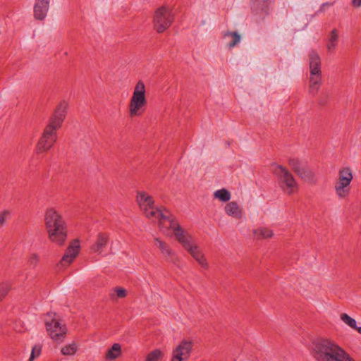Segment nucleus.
Wrapping results in <instances>:
<instances>
[{
    "instance_id": "obj_22",
    "label": "nucleus",
    "mask_w": 361,
    "mask_h": 361,
    "mask_svg": "<svg viewBox=\"0 0 361 361\" xmlns=\"http://www.w3.org/2000/svg\"><path fill=\"white\" fill-rule=\"evenodd\" d=\"M338 39V32L336 29H333L330 33L326 48L329 51H331L335 49L337 46V42Z\"/></svg>"
},
{
    "instance_id": "obj_33",
    "label": "nucleus",
    "mask_w": 361,
    "mask_h": 361,
    "mask_svg": "<svg viewBox=\"0 0 361 361\" xmlns=\"http://www.w3.org/2000/svg\"><path fill=\"white\" fill-rule=\"evenodd\" d=\"M114 291L116 293L117 297L119 298H123L127 295L126 290L123 288L116 287L114 288Z\"/></svg>"
},
{
    "instance_id": "obj_21",
    "label": "nucleus",
    "mask_w": 361,
    "mask_h": 361,
    "mask_svg": "<svg viewBox=\"0 0 361 361\" xmlns=\"http://www.w3.org/2000/svg\"><path fill=\"white\" fill-rule=\"evenodd\" d=\"M121 353V346L119 343H114L107 350L106 353V359L107 360H115L119 357Z\"/></svg>"
},
{
    "instance_id": "obj_13",
    "label": "nucleus",
    "mask_w": 361,
    "mask_h": 361,
    "mask_svg": "<svg viewBox=\"0 0 361 361\" xmlns=\"http://www.w3.org/2000/svg\"><path fill=\"white\" fill-rule=\"evenodd\" d=\"M288 164L292 170L304 180L310 181L313 180L314 173L308 167L306 162L293 158L289 159Z\"/></svg>"
},
{
    "instance_id": "obj_10",
    "label": "nucleus",
    "mask_w": 361,
    "mask_h": 361,
    "mask_svg": "<svg viewBox=\"0 0 361 361\" xmlns=\"http://www.w3.org/2000/svg\"><path fill=\"white\" fill-rule=\"evenodd\" d=\"M353 179V174L349 167L343 168L339 171L338 181L335 185L337 195L343 198L349 194L348 185Z\"/></svg>"
},
{
    "instance_id": "obj_29",
    "label": "nucleus",
    "mask_w": 361,
    "mask_h": 361,
    "mask_svg": "<svg viewBox=\"0 0 361 361\" xmlns=\"http://www.w3.org/2000/svg\"><path fill=\"white\" fill-rule=\"evenodd\" d=\"M42 352V345L36 344L32 347L30 357L28 361H34V360L39 357Z\"/></svg>"
},
{
    "instance_id": "obj_30",
    "label": "nucleus",
    "mask_w": 361,
    "mask_h": 361,
    "mask_svg": "<svg viewBox=\"0 0 361 361\" xmlns=\"http://www.w3.org/2000/svg\"><path fill=\"white\" fill-rule=\"evenodd\" d=\"M10 288V285L7 283L0 284V302L7 295Z\"/></svg>"
},
{
    "instance_id": "obj_3",
    "label": "nucleus",
    "mask_w": 361,
    "mask_h": 361,
    "mask_svg": "<svg viewBox=\"0 0 361 361\" xmlns=\"http://www.w3.org/2000/svg\"><path fill=\"white\" fill-rule=\"evenodd\" d=\"M45 226L51 242L63 245L67 238V230L64 220L54 209L47 210L44 217Z\"/></svg>"
},
{
    "instance_id": "obj_24",
    "label": "nucleus",
    "mask_w": 361,
    "mask_h": 361,
    "mask_svg": "<svg viewBox=\"0 0 361 361\" xmlns=\"http://www.w3.org/2000/svg\"><path fill=\"white\" fill-rule=\"evenodd\" d=\"M214 196L215 198L219 199V200L224 202H228L231 199L230 192L225 188H222L215 191L214 193Z\"/></svg>"
},
{
    "instance_id": "obj_6",
    "label": "nucleus",
    "mask_w": 361,
    "mask_h": 361,
    "mask_svg": "<svg viewBox=\"0 0 361 361\" xmlns=\"http://www.w3.org/2000/svg\"><path fill=\"white\" fill-rule=\"evenodd\" d=\"M152 217L159 219V227L163 232H165V229L166 231L172 229L176 238V233H178L177 229L178 228L183 229L176 220V218L165 208L164 209H152L150 214H147V218Z\"/></svg>"
},
{
    "instance_id": "obj_1",
    "label": "nucleus",
    "mask_w": 361,
    "mask_h": 361,
    "mask_svg": "<svg viewBox=\"0 0 361 361\" xmlns=\"http://www.w3.org/2000/svg\"><path fill=\"white\" fill-rule=\"evenodd\" d=\"M312 355L316 361H355L338 344L325 338L312 341Z\"/></svg>"
},
{
    "instance_id": "obj_19",
    "label": "nucleus",
    "mask_w": 361,
    "mask_h": 361,
    "mask_svg": "<svg viewBox=\"0 0 361 361\" xmlns=\"http://www.w3.org/2000/svg\"><path fill=\"white\" fill-rule=\"evenodd\" d=\"M108 243L109 235L104 233H99L95 243L91 247V250L93 252L101 253L107 246Z\"/></svg>"
},
{
    "instance_id": "obj_28",
    "label": "nucleus",
    "mask_w": 361,
    "mask_h": 361,
    "mask_svg": "<svg viewBox=\"0 0 361 361\" xmlns=\"http://www.w3.org/2000/svg\"><path fill=\"white\" fill-rule=\"evenodd\" d=\"M77 347L75 343L69 344L62 348L61 353L64 355H71L75 353Z\"/></svg>"
},
{
    "instance_id": "obj_11",
    "label": "nucleus",
    "mask_w": 361,
    "mask_h": 361,
    "mask_svg": "<svg viewBox=\"0 0 361 361\" xmlns=\"http://www.w3.org/2000/svg\"><path fill=\"white\" fill-rule=\"evenodd\" d=\"M274 172L281 183V187L286 186L288 193H292L293 189L297 187V183L290 172L281 165H276Z\"/></svg>"
},
{
    "instance_id": "obj_31",
    "label": "nucleus",
    "mask_w": 361,
    "mask_h": 361,
    "mask_svg": "<svg viewBox=\"0 0 361 361\" xmlns=\"http://www.w3.org/2000/svg\"><path fill=\"white\" fill-rule=\"evenodd\" d=\"M10 216V212L8 210H5L3 212L0 213V227H2L6 219Z\"/></svg>"
},
{
    "instance_id": "obj_26",
    "label": "nucleus",
    "mask_w": 361,
    "mask_h": 361,
    "mask_svg": "<svg viewBox=\"0 0 361 361\" xmlns=\"http://www.w3.org/2000/svg\"><path fill=\"white\" fill-rule=\"evenodd\" d=\"M164 354L159 349H155L147 354L145 361H158L161 359Z\"/></svg>"
},
{
    "instance_id": "obj_34",
    "label": "nucleus",
    "mask_w": 361,
    "mask_h": 361,
    "mask_svg": "<svg viewBox=\"0 0 361 361\" xmlns=\"http://www.w3.org/2000/svg\"><path fill=\"white\" fill-rule=\"evenodd\" d=\"M329 96L326 94H322L319 99V104L324 106L328 102Z\"/></svg>"
},
{
    "instance_id": "obj_17",
    "label": "nucleus",
    "mask_w": 361,
    "mask_h": 361,
    "mask_svg": "<svg viewBox=\"0 0 361 361\" xmlns=\"http://www.w3.org/2000/svg\"><path fill=\"white\" fill-rule=\"evenodd\" d=\"M50 0H35L34 5V17L37 20H44L49 8Z\"/></svg>"
},
{
    "instance_id": "obj_4",
    "label": "nucleus",
    "mask_w": 361,
    "mask_h": 361,
    "mask_svg": "<svg viewBox=\"0 0 361 361\" xmlns=\"http://www.w3.org/2000/svg\"><path fill=\"white\" fill-rule=\"evenodd\" d=\"M176 240L182 245V246L192 256V257L202 266L207 269L208 264L200 250V247L195 245L192 241V237L186 234L183 229L178 228L177 229Z\"/></svg>"
},
{
    "instance_id": "obj_20",
    "label": "nucleus",
    "mask_w": 361,
    "mask_h": 361,
    "mask_svg": "<svg viewBox=\"0 0 361 361\" xmlns=\"http://www.w3.org/2000/svg\"><path fill=\"white\" fill-rule=\"evenodd\" d=\"M224 209L228 216L235 219L242 217V210L235 202H230L226 204Z\"/></svg>"
},
{
    "instance_id": "obj_7",
    "label": "nucleus",
    "mask_w": 361,
    "mask_h": 361,
    "mask_svg": "<svg viewBox=\"0 0 361 361\" xmlns=\"http://www.w3.org/2000/svg\"><path fill=\"white\" fill-rule=\"evenodd\" d=\"M56 314L49 312L45 320V325L50 337L57 343H61L67 334V328L65 324L55 317Z\"/></svg>"
},
{
    "instance_id": "obj_2",
    "label": "nucleus",
    "mask_w": 361,
    "mask_h": 361,
    "mask_svg": "<svg viewBox=\"0 0 361 361\" xmlns=\"http://www.w3.org/2000/svg\"><path fill=\"white\" fill-rule=\"evenodd\" d=\"M67 107L68 105L65 102H61L56 107L38 142L37 151L39 153L48 151L56 142V130L61 127L66 115Z\"/></svg>"
},
{
    "instance_id": "obj_16",
    "label": "nucleus",
    "mask_w": 361,
    "mask_h": 361,
    "mask_svg": "<svg viewBox=\"0 0 361 361\" xmlns=\"http://www.w3.org/2000/svg\"><path fill=\"white\" fill-rule=\"evenodd\" d=\"M137 202L147 217V214H150L152 209H156L154 207V200L152 196L148 195L145 192H138L137 195Z\"/></svg>"
},
{
    "instance_id": "obj_9",
    "label": "nucleus",
    "mask_w": 361,
    "mask_h": 361,
    "mask_svg": "<svg viewBox=\"0 0 361 361\" xmlns=\"http://www.w3.org/2000/svg\"><path fill=\"white\" fill-rule=\"evenodd\" d=\"M173 21L171 10L166 6H161L154 13L153 23L157 32L162 33L168 29Z\"/></svg>"
},
{
    "instance_id": "obj_8",
    "label": "nucleus",
    "mask_w": 361,
    "mask_h": 361,
    "mask_svg": "<svg viewBox=\"0 0 361 361\" xmlns=\"http://www.w3.org/2000/svg\"><path fill=\"white\" fill-rule=\"evenodd\" d=\"M147 104L145 97V86L143 82L138 81L134 89L133 96L130 102V115L135 116L140 115L142 108Z\"/></svg>"
},
{
    "instance_id": "obj_23",
    "label": "nucleus",
    "mask_w": 361,
    "mask_h": 361,
    "mask_svg": "<svg viewBox=\"0 0 361 361\" xmlns=\"http://www.w3.org/2000/svg\"><path fill=\"white\" fill-rule=\"evenodd\" d=\"M224 37H231L232 39L228 43V47L232 48L234 47L238 43L240 42L241 37L237 32H230L227 31L224 35Z\"/></svg>"
},
{
    "instance_id": "obj_32",
    "label": "nucleus",
    "mask_w": 361,
    "mask_h": 361,
    "mask_svg": "<svg viewBox=\"0 0 361 361\" xmlns=\"http://www.w3.org/2000/svg\"><path fill=\"white\" fill-rule=\"evenodd\" d=\"M39 257L37 254H32L28 260V264L30 267H35L38 263Z\"/></svg>"
},
{
    "instance_id": "obj_35",
    "label": "nucleus",
    "mask_w": 361,
    "mask_h": 361,
    "mask_svg": "<svg viewBox=\"0 0 361 361\" xmlns=\"http://www.w3.org/2000/svg\"><path fill=\"white\" fill-rule=\"evenodd\" d=\"M352 5L356 8L361 6V0H352Z\"/></svg>"
},
{
    "instance_id": "obj_37",
    "label": "nucleus",
    "mask_w": 361,
    "mask_h": 361,
    "mask_svg": "<svg viewBox=\"0 0 361 361\" xmlns=\"http://www.w3.org/2000/svg\"><path fill=\"white\" fill-rule=\"evenodd\" d=\"M327 5H329V4H328V3H324V4H322V6H327Z\"/></svg>"
},
{
    "instance_id": "obj_12",
    "label": "nucleus",
    "mask_w": 361,
    "mask_h": 361,
    "mask_svg": "<svg viewBox=\"0 0 361 361\" xmlns=\"http://www.w3.org/2000/svg\"><path fill=\"white\" fill-rule=\"evenodd\" d=\"M252 13L257 23L262 22L269 14L271 0H250Z\"/></svg>"
},
{
    "instance_id": "obj_36",
    "label": "nucleus",
    "mask_w": 361,
    "mask_h": 361,
    "mask_svg": "<svg viewBox=\"0 0 361 361\" xmlns=\"http://www.w3.org/2000/svg\"><path fill=\"white\" fill-rule=\"evenodd\" d=\"M354 329L357 331V332H359L361 334V326H360V327L357 326V328H355Z\"/></svg>"
},
{
    "instance_id": "obj_25",
    "label": "nucleus",
    "mask_w": 361,
    "mask_h": 361,
    "mask_svg": "<svg viewBox=\"0 0 361 361\" xmlns=\"http://www.w3.org/2000/svg\"><path fill=\"white\" fill-rule=\"evenodd\" d=\"M254 234L257 239H263L271 238L273 235V232L267 228H259L254 230Z\"/></svg>"
},
{
    "instance_id": "obj_14",
    "label": "nucleus",
    "mask_w": 361,
    "mask_h": 361,
    "mask_svg": "<svg viewBox=\"0 0 361 361\" xmlns=\"http://www.w3.org/2000/svg\"><path fill=\"white\" fill-rule=\"evenodd\" d=\"M192 349V343L183 340L173 350L171 361H185L188 359Z\"/></svg>"
},
{
    "instance_id": "obj_18",
    "label": "nucleus",
    "mask_w": 361,
    "mask_h": 361,
    "mask_svg": "<svg viewBox=\"0 0 361 361\" xmlns=\"http://www.w3.org/2000/svg\"><path fill=\"white\" fill-rule=\"evenodd\" d=\"M155 245L159 248L161 252L167 257V260L176 264L178 258L176 256L175 252L169 247V246L159 238H155Z\"/></svg>"
},
{
    "instance_id": "obj_27",
    "label": "nucleus",
    "mask_w": 361,
    "mask_h": 361,
    "mask_svg": "<svg viewBox=\"0 0 361 361\" xmlns=\"http://www.w3.org/2000/svg\"><path fill=\"white\" fill-rule=\"evenodd\" d=\"M341 319L347 325L350 326L352 329L357 328V322L355 319L350 317L346 313H342L341 314Z\"/></svg>"
},
{
    "instance_id": "obj_5",
    "label": "nucleus",
    "mask_w": 361,
    "mask_h": 361,
    "mask_svg": "<svg viewBox=\"0 0 361 361\" xmlns=\"http://www.w3.org/2000/svg\"><path fill=\"white\" fill-rule=\"evenodd\" d=\"M310 58V93L314 96L319 91L322 84L321 60L314 51H312Z\"/></svg>"
},
{
    "instance_id": "obj_15",
    "label": "nucleus",
    "mask_w": 361,
    "mask_h": 361,
    "mask_svg": "<svg viewBox=\"0 0 361 361\" xmlns=\"http://www.w3.org/2000/svg\"><path fill=\"white\" fill-rule=\"evenodd\" d=\"M80 250L78 240H74L67 247L65 254L62 257L60 264L61 266L69 265L77 257Z\"/></svg>"
}]
</instances>
